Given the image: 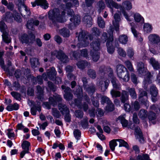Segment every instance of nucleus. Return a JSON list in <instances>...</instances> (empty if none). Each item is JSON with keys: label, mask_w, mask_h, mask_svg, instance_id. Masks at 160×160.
Masks as SVG:
<instances>
[{"label": "nucleus", "mask_w": 160, "mask_h": 160, "mask_svg": "<svg viewBox=\"0 0 160 160\" xmlns=\"http://www.w3.org/2000/svg\"><path fill=\"white\" fill-rule=\"evenodd\" d=\"M72 5L71 3H67L66 5H62L61 8L63 11L60 10L59 8H55L53 10H51L48 12V18L52 22L58 21L59 22H64L65 12L66 9L69 8Z\"/></svg>", "instance_id": "nucleus-1"}, {"label": "nucleus", "mask_w": 160, "mask_h": 160, "mask_svg": "<svg viewBox=\"0 0 160 160\" xmlns=\"http://www.w3.org/2000/svg\"><path fill=\"white\" fill-rule=\"evenodd\" d=\"M91 33L92 34L85 31H81V47H85L88 45L89 40L93 39V35L98 37L100 34L101 31L97 27H94L92 29Z\"/></svg>", "instance_id": "nucleus-2"}, {"label": "nucleus", "mask_w": 160, "mask_h": 160, "mask_svg": "<svg viewBox=\"0 0 160 160\" xmlns=\"http://www.w3.org/2000/svg\"><path fill=\"white\" fill-rule=\"evenodd\" d=\"M116 71L118 77L123 81L128 82L130 79L129 73L127 69L123 65H118L116 66Z\"/></svg>", "instance_id": "nucleus-3"}, {"label": "nucleus", "mask_w": 160, "mask_h": 160, "mask_svg": "<svg viewBox=\"0 0 160 160\" xmlns=\"http://www.w3.org/2000/svg\"><path fill=\"white\" fill-rule=\"evenodd\" d=\"M13 18L18 22H21L22 21V17L16 11H13V14L10 12H7L4 20L8 22H11L12 21Z\"/></svg>", "instance_id": "nucleus-4"}, {"label": "nucleus", "mask_w": 160, "mask_h": 160, "mask_svg": "<svg viewBox=\"0 0 160 160\" xmlns=\"http://www.w3.org/2000/svg\"><path fill=\"white\" fill-rule=\"evenodd\" d=\"M114 29L112 26L109 27V29L108 31V33L109 34L108 39L107 42V46L108 52L110 54L112 53L114 51V49L112 46V42L113 41V34Z\"/></svg>", "instance_id": "nucleus-5"}, {"label": "nucleus", "mask_w": 160, "mask_h": 160, "mask_svg": "<svg viewBox=\"0 0 160 160\" xmlns=\"http://www.w3.org/2000/svg\"><path fill=\"white\" fill-rule=\"evenodd\" d=\"M52 56L56 57L63 63H67L69 61L68 57L61 50H55L51 53Z\"/></svg>", "instance_id": "nucleus-6"}, {"label": "nucleus", "mask_w": 160, "mask_h": 160, "mask_svg": "<svg viewBox=\"0 0 160 160\" xmlns=\"http://www.w3.org/2000/svg\"><path fill=\"white\" fill-rule=\"evenodd\" d=\"M128 128L131 129H134L135 134L137 136V138L139 139V141L141 143H143L144 141L143 136L142 132L138 127H136V125L133 123L128 125Z\"/></svg>", "instance_id": "nucleus-7"}, {"label": "nucleus", "mask_w": 160, "mask_h": 160, "mask_svg": "<svg viewBox=\"0 0 160 160\" xmlns=\"http://www.w3.org/2000/svg\"><path fill=\"white\" fill-rule=\"evenodd\" d=\"M35 38V36L33 34L29 35L23 34L21 36L20 40L22 43L30 44L33 43Z\"/></svg>", "instance_id": "nucleus-8"}, {"label": "nucleus", "mask_w": 160, "mask_h": 160, "mask_svg": "<svg viewBox=\"0 0 160 160\" xmlns=\"http://www.w3.org/2000/svg\"><path fill=\"white\" fill-rule=\"evenodd\" d=\"M82 103L81 104V109H83L86 112L88 109V104L90 103V100L87 95H85L81 100Z\"/></svg>", "instance_id": "nucleus-9"}, {"label": "nucleus", "mask_w": 160, "mask_h": 160, "mask_svg": "<svg viewBox=\"0 0 160 160\" xmlns=\"http://www.w3.org/2000/svg\"><path fill=\"white\" fill-rule=\"evenodd\" d=\"M32 7H35L37 5L40 6L42 8L46 9L48 7V4L46 0H35L34 2H32Z\"/></svg>", "instance_id": "nucleus-10"}, {"label": "nucleus", "mask_w": 160, "mask_h": 160, "mask_svg": "<svg viewBox=\"0 0 160 160\" xmlns=\"http://www.w3.org/2000/svg\"><path fill=\"white\" fill-rule=\"evenodd\" d=\"M61 88L62 90H64L65 93L64 97L65 99L67 101L71 100L72 99L73 95L71 93L70 88L68 87H66L64 85H62Z\"/></svg>", "instance_id": "nucleus-11"}, {"label": "nucleus", "mask_w": 160, "mask_h": 160, "mask_svg": "<svg viewBox=\"0 0 160 160\" xmlns=\"http://www.w3.org/2000/svg\"><path fill=\"white\" fill-rule=\"evenodd\" d=\"M30 144L29 142L27 141H23L22 144V146L23 149L20 153V157L23 158L26 153L29 152V147Z\"/></svg>", "instance_id": "nucleus-12"}, {"label": "nucleus", "mask_w": 160, "mask_h": 160, "mask_svg": "<svg viewBox=\"0 0 160 160\" xmlns=\"http://www.w3.org/2000/svg\"><path fill=\"white\" fill-rule=\"evenodd\" d=\"M105 1L107 6L111 9L112 13H113V9L112 8V7H114L117 9H118L120 8H122L120 5H118L112 0H105Z\"/></svg>", "instance_id": "nucleus-13"}, {"label": "nucleus", "mask_w": 160, "mask_h": 160, "mask_svg": "<svg viewBox=\"0 0 160 160\" xmlns=\"http://www.w3.org/2000/svg\"><path fill=\"white\" fill-rule=\"evenodd\" d=\"M114 20L113 21V24L115 30L116 31H119V22L121 20L120 14L116 13L114 16Z\"/></svg>", "instance_id": "nucleus-14"}, {"label": "nucleus", "mask_w": 160, "mask_h": 160, "mask_svg": "<svg viewBox=\"0 0 160 160\" xmlns=\"http://www.w3.org/2000/svg\"><path fill=\"white\" fill-rule=\"evenodd\" d=\"M67 13L68 15L72 17L70 18V19L71 22H73V24L75 26L79 24V19L78 17L76 16H74V12L72 10L69 9Z\"/></svg>", "instance_id": "nucleus-15"}, {"label": "nucleus", "mask_w": 160, "mask_h": 160, "mask_svg": "<svg viewBox=\"0 0 160 160\" xmlns=\"http://www.w3.org/2000/svg\"><path fill=\"white\" fill-rule=\"evenodd\" d=\"M91 50L93 51H98L100 49V40L98 39H96L95 41L92 42L90 44Z\"/></svg>", "instance_id": "nucleus-16"}, {"label": "nucleus", "mask_w": 160, "mask_h": 160, "mask_svg": "<svg viewBox=\"0 0 160 160\" xmlns=\"http://www.w3.org/2000/svg\"><path fill=\"white\" fill-rule=\"evenodd\" d=\"M148 38L149 41L153 44H158L160 41L159 37L156 34L150 35Z\"/></svg>", "instance_id": "nucleus-17"}, {"label": "nucleus", "mask_w": 160, "mask_h": 160, "mask_svg": "<svg viewBox=\"0 0 160 160\" xmlns=\"http://www.w3.org/2000/svg\"><path fill=\"white\" fill-rule=\"evenodd\" d=\"M109 83V81L108 79L103 78L100 82L101 85V89L102 91L105 92L107 89Z\"/></svg>", "instance_id": "nucleus-18"}, {"label": "nucleus", "mask_w": 160, "mask_h": 160, "mask_svg": "<svg viewBox=\"0 0 160 160\" xmlns=\"http://www.w3.org/2000/svg\"><path fill=\"white\" fill-rule=\"evenodd\" d=\"M130 25L131 26V29L132 31L134 34V36L137 38L138 41L141 42L142 41V38L139 33H138L135 29V24L132 22L130 23Z\"/></svg>", "instance_id": "nucleus-19"}, {"label": "nucleus", "mask_w": 160, "mask_h": 160, "mask_svg": "<svg viewBox=\"0 0 160 160\" xmlns=\"http://www.w3.org/2000/svg\"><path fill=\"white\" fill-rule=\"evenodd\" d=\"M56 73L57 72L55 68L52 67L50 71L48 72L47 76L50 79L53 80L56 79Z\"/></svg>", "instance_id": "nucleus-20"}, {"label": "nucleus", "mask_w": 160, "mask_h": 160, "mask_svg": "<svg viewBox=\"0 0 160 160\" xmlns=\"http://www.w3.org/2000/svg\"><path fill=\"white\" fill-rule=\"evenodd\" d=\"M44 88H42L39 86L37 87V96L38 98L41 101L43 100V93Z\"/></svg>", "instance_id": "nucleus-21"}, {"label": "nucleus", "mask_w": 160, "mask_h": 160, "mask_svg": "<svg viewBox=\"0 0 160 160\" xmlns=\"http://www.w3.org/2000/svg\"><path fill=\"white\" fill-rule=\"evenodd\" d=\"M58 108L61 112L63 115L67 114L69 112V109L67 106L63 104H59Z\"/></svg>", "instance_id": "nucleus-22"}, {"label": "nucleus", "mask_w": 160, "mask_h": 160, "mask_svg": "<svg viewBox=\"0 0 160 160\" xmlns=\"http://www.w3.org/2000/svg\"><path fill=\"white\" fill-rule=\"evenodd\" d=\"M137 69L139 73L141 75H144L145 72L144 64L141 62L138 63Z\"/></svg>", "instance_id": "nucleus-23"}, {"label": "nucleus", "mask_w": 160, "mask_h": 160, "mask_svg": "<svg viewBox=\"0 0 160 160\" xmlns=\"http://www.w3.org/2000/svg\"><path fill=\"white\" fill-rule=\"evenodd\" d=\"M118 122H120L123 127H127L128 126V122L126 120L125 117L123 116H120L117 118L116 120Z\"/></svg>", "instance_id": "nucleus-24"}, {"label": "nucleus", "mask_w": 160, "mask_h": 160, "mask_svg": "<svg viewBox=\"0 0 160 160\" xmlns=\"http://www.w3.org/2000/svg\"><path fill=\"white\" fill-rule=\"evenodd\" d=\"M92 18L89 16H85L82 19V21L85 24H86V26L88 27H90L92 25Z\"/></svg>", "instance_id": "nucleus-25"}, {"label": "nucleus", "mask_w": 160, "mask_h": 160, "mask_svg": "<svg viewBox=\"0 0 160 160\" xmlns=\"http://www.w3.org/2000/svg\"><path fill=\"white\" fill-rule=\"evenodd\" d=\"M111 82L114 88L116 90H119L121 88V84L119 83L116 78L114 77L111 80Z\"/></svg>", "instance_id": "nucleus-26"}, {"label": "nucleus", "mask_w": 160, "mask_h": 160, "mask_svg": "<svg viewBox=\"0 0 160 160\" xmlns=\"http://www.w3.org/2000/svg\"><path fill=\"white\" fill-rule=\"evenodd\" d=\"M106 7L104 2L102 0L99 1L97 4V8L98 12L99 13L101 11L104 9Z\"/></svg>", "instance_id": "nucleus-27"}, {"label": "nucleus", "mask_w": 160, "mask_h": 160, "mask_svg": "<svg viewBox=\"0 0 160 160\" xmlns=\"http://www.w3.org/2000/svg\"><path fill=\"white\" fill-rule=\"evenodd\" d=\"M149 62L154 69L158 70L159 69L160 65L159 63L153 58H151L150 59Z\"/></svg>", "instance_id": "nucleus-28"}, {"label": "nucleus", "mask_w": 160, "mask_h": 160, "mask_svg": "<svg viewBox=\"0 0 160 160\" xmlns=\"http://www.w3.org/2000/svg\"><path fill=\"white\" fill-rule=\"evenodd\" d=\"M90 54L94 62H97L100 58V53L98 51H93L92 50H91Z\"/></svg>", "instance_id": "nucleus-29"}, {"label": "nucleus", "mask_w": 160, "mask_h": 160, "mask_svg": "<svg viewBox=\"0 0 160 160\" xmlns=\"http://www.w3.org/2000/svg\"><path fill=\"white\" fill-rule=\"evenodd\" d=\"M121 95V96L120 99L122 103H125L128 100V95L127 91L124 90L122 91Z\"/></svg>", "instance_id": "nucleus-30"}, {"label": "nucleus", "mask_w": 160, "mask_h": 160, "mask_svg": "<svg viewBox=\"0 0 160 160\" xmlns=\"http://www.w3.org/2000/svg\"><path fill=\"white\" fill-rule=\"evenodd\" d=\"M129 92L130 95L132 99H136L137 98V94L134 88L128 87L127 89Z\"/></svg>", "instance_id": "nucleus-31"}, {"label": "nucleus", "mask_w": 160, "mask_h": 160, "mask_svg": "<svg viewBox=\"0 0 160 160\" xmlns=\"http://www.w3.org/2000/svg\"><path fill=\"white\" fill-rule=\"evenodd\" d=\"M19 108V105L17 103H14L13 104H11L7 106L6 109L8 111H11L13 110H17Z\"/></svg>", "instance_id": "nucleus-32"}, {"label": "nucleus", "mask_w": 160, "mask_h": 160, "mask_svg": "<svg viewBox=\"0 0 160 160\" xmlns=\"http://www.w3.org/2000/svg\"><path fill=\"white\" fill-rule=\"evenodd\" d=\"M30 62L31 67L34 68L39 66V62L37 58H32L30 59Z\"/></svg>", "instance_id": "nucleus-33"}, {"label": "nucleus", "mask_w": 160, "mask_h": 160, "mask_svg": "<svg viewBox=\"0 0 160 160\" xmlns=\"http://www.w3.org/2000/svg\"><path fill=\"white\" fill-rule=\"evenodd\" d=\"M59 33L64 37H68L70 35V31L68 29L63 28L59 31Z\"/></svg>", "instance_id": "nucleus-34"}, {"label": "nucleus", "mask_w": 160, "mask_h": 160, "mask_svg": "<svg viewBox=\"0 0 160 160\" xmlns=\"http://www.w3.org/2000/svg\"><path fill=\"white\" fill-rule=\"evenodd\" d=\"M152 77V75L150 72H148L147 73L143 82V83L145 85L147 84L151 83L152 82V80L151 79Z\"/></svg>", "instance_id": "nucleus-35"}, {"label": "nucleus", "mask_w": 160, "mask_h": 160, "mask_svg": "<svg viewBox=\"0 0 160 160\" xmlns=\"http://www.w3.org/2000/svg\"><path fill=\"white\" fill-rule=\"evenodd\" d=\"M42 78L45 81L47 80V76L45 73H43L42 76H38L37 78V80L38 83L40 84L42 83Z\"/></svg>", "instance_id": "nucleus-36"}, {"label": "nucleus", "mask_w": 160, "mask_h": 160, "mask_svg": "<svg viewBox=\"0 0 160 160\" xmlns=\"http://www.w3.org/2000/svg\"><path fill=\"white\" fill-rule=\"evenodd\" d=\"M86 91L89 94H93L95 91L96 86L93 84L87 87V86L84 88Z\"/></svg>", "instance_id": "nucleus-37"}, {"label": "nucleus", "mask_w": 160, "mask_h": 160, "mask_svg": "<svg viewBox=\"0 0 160 160\" xmlns=\"http://www.w3.org/2000/svg\"><path fill=\"white\" fill-rule=\"evenodd\" d=\"M87 74L89 77L92 79H95L97 77L96 71L92 69H89L88 70Z\"/></svg>", "instance_id": "nucleus-38"}, {"label": "nucleus", "mask_w": 160, "mask_h": 160, "mask_svg": "<svg viewBox=\"0 0 160 160\" xmlns=\"http://www.w3.org/2000/svg\"><path fill=\"white\" fill-rule=\"evenodd\" d=\"M2 36L3 40L6 43H9L11 42V38L8 32L2 33Z\"/></svg>", "instance_id": "nucleus-39"}, {"label": "nucleus", "mask_w": 160, "mask_h": 160, "mask_svg": "<svg viewBox=\"0 0 160 160\" xmlns=\"http://www.w3.org/2000/svg\"><path fill=\"white\" fill-rule=\"evenodd\" d=\"M138 116L141 119L144 120L147 117V112L144 109H141L139 112Z\"/></svg>", "instance_id": "nucleus-40"}, {"label": "nucleus", "mask_w": 160, "mask_h": 160, "mask_svg": "<svg viewBox=\"0 0 160 160\" xmlns=\"http://www.w3.org/2000/svg\"><path fill=\"white\" fill-rule=\"evenodd\" d=\"M40 112L41 111V107L40 105L38 106H34L31 108V112L33 115H35L36 114L37 111Z\"/></svg>", "instance_id": "nucleus-41"}, {"label": "nucleus", "mask_w": 160, "mask_h": 160, "mask_svg": "<svg viewBox=\"0 0 160 160\" xmlns=\"http://www.w3.org/2000/svg\"><path fill=\"white\" fill-rule=\"evenodd\" d=\"M130 160H135L132 158H131ZM136 160H149V157L147 154H143L142 156L138 155V156Z\"/></svg>", "instance_id": "nucleus-42"}, {"label": "nucleus", "mask_w": 160, "mask_h": 160, "mask_svg": "<svg viewBox=\"0 0 160 160\" xmlns=\"http://www.w3.org/2000/svg\"><path fill=\"white\" fill-rule=\"evenodd\" d=\"M143 28L144 32L146 33L150 32L152 29V26L148 23H145Z\"/></svg>", "instance_id": "nucleus-43"}, {"label": "nucleus", "mask_w": 160, "mask_h": 160, "mask_svg": "<svg viewBox=\"0 0 160 160\" xmlns=\"http://www.w3.org/2000/svg\"><path fill=\"white\" fill-rule=\"evenodd\" d=\"M150 91L152 96H157L158 94V91L156 87L152 85L150 88Z\"/></svg>", "instance_id": "nucleus-44"}, {"label": "nucleus", "mask_w": 160, "mask_h": 160, "mask_svg": "<svg viewBox=\"0 0 160 160\" xmlns=\"http://www.w3.org/2000/svg\"><path fill=\"white\" fill-rule=\"evenodd\" d=\"M122 6L123 8H125L127 10H130L132 8L131 3L128 1H125L122 3Z\"/></svg>", "instance_id": "nucleus-45"}, {"label": "nucleus", "mask_w": 160, "mask_h": 160, "mask_svg": "<svg viewBox=\"0 0 160 160\" xmlns=\"http://www.w3.org/2000/svg\"><path fill=\"white\" fill-rule=\"evenodd\" d=\"M97 22L100 28H103L105 27V22L102 17H98L97 19Z\"/></svg>", "instance_id": "nucleus-46"}, {"label": "nucleus", "mask_w": 160, "mask_h": 160, "mask_svg": "<svg viewBox=\"0 0 160 160\" xmlns=\"http://www.w3.org/2000/svg\"><path fill=\"white\" fill-rule=\"evenodd\" d=\"M119 42L122 44H125L128 41V38L125 35H122L119 36Z\"/></svg>", "instance_id": "nucleus-47"}, {"label": "nucleus", "mask_w": 160, "mask_h": 160, "mask_svg": "<svg viewBox=\"0 0 160 160\" xmlns=\"http://www.w3.org/2000/svg\"><path fill=\"white\" fill-rule=\"evenodd\" d=\"M110 93L113 98L119 97L121 95L120 92L114 89H112Z\"/></svg>", "instance_id": "nucleus-48"}, {"label": "nucleus", "mask_w": 160, "mask_h": 160, "mask_svg": "<svg viewBox=\"0 0 160 160\" xmlns=\"http://www.w3.org/2000/svg\"><path fill=\"white\" fill-rule=\"evenodd\" d=\"M139 93L138 98L148 97L147 93L146 91L143 90L142 89L139 88Z\"/></svg>", "instance_id": "nucleus-49"}, {"label": "nucleus", "mask_w": 160, "mask_h": 160, "mask_svg": "<svg viewBox=\"0 0 160 160\" xmlns=\"http://www.w3.org/2000/svg\"><path fill=\"white\" fill-rule=\"evenodd\" d=\"M148 99V97L138 98L139 100L141 103H142L147 107H148L149 106Z\"/></svg>", "instance_id": "nucleus-50"}, {"label": "nucleus", "mask_w": 160, "mask_h": 160, "mask_svg": "<svg viewBox=\"0 0 160 160\" xmlns=\"http://www.w3.org/2000/svg\"><path fill=\"white\" fill-rule=\"evenodd\" d=\"M101 102L102 104L107 103V104H109L112 102L109 98L105 96H102L101 98Z\"/></svg>", "instance_id": "nucleus-51"}, {"label": "nucleus", "mask_w": 160, "mask_h": 160, "mask_svg": "<svg viewBox=\"0 0 160 160\" xmlns=\"http://www.w3.org/2000/svg\"><path fill=\"white\" fill-rule=\"evenodd\" d=\"M134 18L135 21L137 22H139L140 21H144V19L141 17L140 15L138 13H136L134 15Z\"/></svg>", "instance_id": "nucleus-52"}, {"label": "nucleus", "mask_w": 160, "mask_h": 160, "mask_svg": "<svg viewBox=\"0 0 160 160\" xmlns=\"http://www.w3.org/2000/svg\"><path fill=\"white\" fill-rule=\"evenodd\" d=\"M33 19H30L28 20L27 22V27L29 29L33 30L34 29L33 27Z\"/></svg>", "instance_id": "nucleus-53"}, {"label": "nucleus", "mask_w": 160, "mask_h": 160, "mask_svg": "<svg viewBox=\"0 0 160 160\" xmlns=\"http://www.w3.org/2000/svg\"><path fill=\"white\" fill-rule=\"evenodd\" d=\"M156 117V114L154 112L152 111H150L149 112L148 118L150 121L155 120Z\"/></svg>", "instance_id": "nucleus-54"}, {"label": "nucleus", "mask_w": 160, "mask_h": 160, "mask_svg": "<svg viewBox=\"0 0 160 160\" xmlns=\"http://www.w3.org/2000/svg\"><path fill=\"white\" fill-rule=\"evenodd\" d=\"M116 140L119 142V147L124 146L126 148H128V143L124 140L122 139H116Z\"/></svg>", "instance_id": "nucleus-55"}, {"label": "nucleus", "mask_w": 160, "mask_h": 160, "mask_svg": "<svg viewBox=\"0 0 160 160\" xmlns=\"http://www.w3.org/2000/svg\"><path fill=\"white\" fill-rule=\"evenodd\" d=\"M52 114L55 117L59 118L61 116L59 111L56 108H53L52 109Z\"/></svg>", "instance_id": "nucleus-56"}, {"label": "nucleus", "mask_w": 160, "mask_h": 160, "mask_svg": "<svg viewBox=\"0 0 160 160\" xmlns=\"http://www.w3.org/2000/svg\"><path fill=\"white\" fill-rule=\"evenodd\" d=\"M124 63L130 71H133L134 69L130 61L127 60L125 61Z\"/></svg>", "instance_id": "nucleus-57"}, {"label": "nucleus", "mask_w": 160, "mask_h": 160, "mask_svg": "<svg viewBox=\"0 0 160 160\" xmlns=\"http://www.w3.org/2000/svg\"><path fill=\"white\" fill-rule=\"evenodd\" d=\"M7 26L5 23L3 21L0 22V29L1 31L2 32H7L6 31Z\"/></svg>", "instance_id": "nucleus-58"}, {"label": "nucleus", "mask_w": 160, "mask_h": 160, "mask_svg": "<svg viewBox=\"0 0 160 160\" xmlns=\"http://www.w3.org/2000/svg\"><path fill=\"white\" fill-rule=\"evenodd\" d=\"M11 94L17 100L20 101L21 100V95L20 93L13 91L11 92Z\"/></svg>", "instance_id": "nucleus-59"}, {"label": "nucleus", "mask_w": 160, "mask_h": 160, "mask_svg": "<svg viewBox=\"0 0 160 160\" xmlns=\"http://www.w3.org/2000/svg\"><path fill=\"white\" fill-rule=\"evenodd\" d=\"M134 54V52L133 49L131 48H129L127 50V54L129 58H132Z\"/></svg>", "instance_id": "nucleus-60"}, {"label": "nucleus", "mask_w": 160, "mask_h": 160, "mask_svg": "<svg viewBox=\"0 0 160 160\" xmlns=\"http://www.w3.org/2000/svg\"><path fill=\"white\" fill-rule=\"evenodd\" d=\"M117 141L116 139H113L110 142V147L112 151H113L114 150L115 147L117 145L116 142Z\"/></svg>", "instance_id": "nucleus-61"}, {"label": "nucleus", "mask_w": 160, "mask_h": 160, "mask_svg": "<svg viewBox=\"0 0 160 160\" xmlns=\"http://www.w3.org/2000/svg\"><path fill=\"white\" fill-rule=\"evenodd\" d=\"M81 125L82 127L84 129H87L88 128L87 118H85L83 120H82L81 122Z\"/></svg>", "instance_id": "nucleus-62"}, {"label": "nucleus", "mask_w": 160, "mask_h": 160, "mask_svg": "<svg viewBox=\"0 0 160 160\" xmlns=\"http://www.w3.org/2000/svg\"><path fill=\"white\" fill-rule=\"evenodd\" d=\"M132 108H133L136 111L138 110L140 108L139 102L137 101L134 102L132 104Z\"/></svg>", "instance_id": "nucleus-63"}, {"label": "nucleus", "mask_w": 160, "mask_h": 160, "mask_svg": "<svg viewBox=\"0 0 160 160\" xmlns=\"http://www.w3.org/2000/svg\"><path fill=\"white\" fill-rule=\"evenodd\" d=\"M7 135L9 138L15 137V134L12 129H9L7 130Z\"/></svg>", "instance_id": "nucleus-64"}]
</instances>
